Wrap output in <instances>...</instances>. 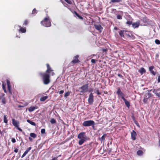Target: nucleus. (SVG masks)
Here are the masks:
<instances>
[{"label": "nucleus", "mask_w": 160, "mask_h": 160, "mask_svg": "<svg viewBox=\"0 0 160 160\" xmlns=\"http://www.w3.org/2000/svg\"><path fill=\"white\" fill-rule=\"evenodd\" d=\"M88 102L89 104H92L94 102V96L92 92L90 93L88 99Z\"/></svg>", "instance_id": "1a4fd4ad"}, {"label": "nucleus", "mask_w": 160, "mask_h": 160, "mask_svg": "<svg viewBox=\"0 0 160 160\" xmlns=\"http://www.w3.org/2000/svg\"><path fill=\"white\" fill-rule=\"evenodd\" d=\"M18 27L20 28V29L18 30V32H19L22 33H25L26 32V28H22L21 26L18 25Z\"/></svg>", "instance_id": "2eb2a0df"}, {"label": "nucleus", "mask_w": 160, "mask_h": 160, "mask_svg": "<svg viewBox=\"0 0 160 160\" xmlns=\"http://www.w3.org/2000/svg\"><path fill=\"white\" fill-rule=\"evenodd\" d=\"M71 92L68 91L66 92L64 94V97L67 98L68 96L70 94Z\"/></svg>", "instance_id": "2f4dec72"}, {"label": "nucleus", "mask_w": 160, "mask_h": 160, "mask_svg": "<svg viewBox=\"0 0 160 160\" xmlns=\"http://www.w3.org/2000/svg\"><path fill=\"white\" fill-rule=\"evenodd\" d=\"M132 21H128L126 22V24L129 25L132 24Z\"/></svg>", "instance_id": "a19ab883"}, {"label": "nucleus", "mask_w": 160, "mask_h": 160, "mask_svg": "<svg viewBox=\"0 0 160 160\" xmlns=\"http://www.w3.org/2000/svg\"><path fill=\"white\" fill-rule=\"evenodd\" d=\"M139 72L141 75H142L146 72V70L144 68H141L140 69Z\"/></svg>", "instance_id": "5701e85b"}, {"label": "nucleus", "mask_w": 160, "mask_h": 160, "mask_svg": "<svg viewBox=\"0 0 160 160\" xmlns=\"http://www.w3.org/2000/svg\"><path fill=\"white\" fill-rule=\"evenodd\" d=\"M94 26H95V28L97 30L99 31L100 32H102V28L100 25H95Z\"/></svg>", "instance_id": "f3484780"}, {"label": "nucleus", "mask_w": 160, "mask_h": 160, "mask_svg": "<svg viewBox=\"0 0 160 160\" xmlns=\"http://www.w3.org/2000/svg\"><path fill=\"white\" fill-rule=\"evenodd\" d=\"M80 139V140L78 141V144L80 145H81L86 141V140H87L88 139L84 138Z\"/></svg>", "instance_id": "aec40b11"}, {"label": "nucleus", "mask_w": 160, "mask_h": 160, "mask_svg": "<svg viewBox=\"0 0 160 160\" xmlns=\"http://www.w3.org/2000/svg\"><path fill=\"white\" fill-rule=\"evenodd\" d=\"M143 153V152L141 150H139L137 152V154L138 155H142Z\"/></svg>", "instance_id": "7c9ffc66"}, {"label": "nucleus", "mask_w": 160, "mask_h": 160, "mask_svg": "<svg viewBox=\"0 0 160 160\" xmlns=\"http://www.w3.org/2000/svg\"><path fill=\"white\" fill-rule=\"evenodd\" d=\"M64 92V90H61L59 92L60 94H62Z\"/></svg>", "instance_id": "6e6d98bb"}, {"label": "nucleus", "mask_w": 160, "mask_h": 160, "mask_svg": "<svg viewBox=\"0 0 160 160\" xmlns=\"http://www.w3.org/2000/svg\"><path fill=\"white\" fill-rule=\"evenodd\" d=\"M122 0H111V2H118L122 1Z\"/></svg>", "instance_id": "58836bf2"}, {"label": "nucleus", "mask_w": 160, "mask_h": 160, "mask_svg": "<svg viewBox=\"0 0 160 160\" xmlns=\"http://www.w3.org/2000/svg\"><path fill=\"white\" fill-rule=\"evenodd\" d=\"M117 18L118 19H122V15L120 14H117Z\"/></svg>", "instance_id": "f704fd0d"}, {"label": "nucleus", "mask_w": 160, "mask_h": 160, "mask_svg": "<svg viewBox=\"0 0 160 160\" xmlns=\"http://www.w3.org/2000/svg\"><path fill=\"white\" fill-rule=\"evenodd\" d=\"M137 136V133L136 132L133 130L132 132H131V139L133 140H135L136 139V137Z\"/></svg>", "instance_id": "f8f14e48"}, {"label": "nucleus", "mask_w": 160, "mask_h": 160, "mask_svg": "<svg viewBox=\"0 0 160 160\" xmlns=\"http://www.w3.org/2000/svg\"><path fill=\"white\" fill-rule=\"evenodd\" d=\"M118 76L119 77L122 78L123 79H124V77L121 74L118 73Z\"/></svg>", "instance_id": "09e8293b"}, {"label": "nucleus", "mask_w": 160, "mask_h": 160, "mask_svg": "<svg viewBox=\"0 0 160 160\" xmlns=\"http://www.w3.org/2000/svg\"><path fill=\"white\" fill-rule=\"evenodd\" d=\"M18 148H15V147H14V152L16 153H17L18 152Z\"/></svg>", "instance_id": "49530a36"}, {"label": "nucleus", "mask_w": 160, "mask_h": 160, "mask_svg": "<svg viewBox=\"0 0 160 160\" xmlns=\"http://www.w3.org/2000/svg\"><path fill=\"white\" fill-rule=\"evenodd\" d=\"M37 108V107H36L34 106L30 107L28 108V111L30 112L33 111L35 109Z\"/></svg>", "instance_id": "4be33fe9"}, {"label": "nucleus", "mask_w": 160, "mask_h": 160, "mask_svg": "<svg viewBox=\"0 0 160 160\" xmlns=\"http://www.w3.org/2000/svg\"><path fill=\"white\" fill-rule=\"evenodd\" d=\"M31 147H29L28 148L22 156L21 158H23L28 153V152L31 149Z\"/></svg>", "instance_id": "a211bd4d"}, {"label": "nucleus", "mask_w": 160, "mask_h": 160, "mask_svg": "<svg viewBox=\"0 0 160 160\" xmlns=\"http://www.w3.org/2000/svg\"><path fill=\"white\" fill-rule=\"evenodd\" d=\"M93 89L92 88H90L89 90V92H92V91Z\"/></svg>", "instance_id": "69168bd1"}, {"label": "nucleus", "mask_w": 160, "mask_h": 160, "mask_svg": "<svg viewBox=\"0 0 160 160\" xmlns=\"http://www.w3.org/2000/svg\"><path fill=\"white\" fill-rule=\"evenodd\" d=\"M12 123L13 126L16 128L17 129L20 131L22 132V130L19 127V122L18 121L14 119H12Z\"/></svg>", "instance_id": "39448f33"}, {"label": "nucleus", "mask_w": 160, "mask_h": 160, "mask_svg": "<svg viewBox=\"0 0 160 160\" xmlns=\"http://www.w3.org/2000/svg\"><path fill=\"white\" fill-rule=\"evenodd\" d=\"M64 0L69 4H72V2L70 0Z\"/></svg>", "instance_id": "37998d69"}, {"label": "nucleus", "mask_w": 160, "mask_h": 160, "mask_svg": "<svg viewBox=\"0 0 160 160\" xmlns=\"http://www.w3.org/2000/svg\"><path fill=\"white\" fill-rule=\"evenodd\" d=\"M124 31L123 30H119V31L118 32V33L119 35H120L121 38H125V37L124 35Z\"/></svg>", "instance_id": "6ab92c4d"}, {"label": "nucleus", "mask_w": 160, "mask_h": 160, "mask_svg": "<svg viewBox=\"0 0 160 160\" xmlns=\"http://www.w3.org/2000/svg\"><path fill=\"white\" fill-rule=\"evenodd\" d=\"M39 74L44 84L47 85L50 83V76L49 74L40 72H39Z\"/></svg>", "instance_id": "f257e3e1"}, {"label": "nucleus", "mask_w": 160, "mask_h": 160, "mask_svg": "<svg viewBox=\"0 0 160 160\" xmlns=\"http://www.w3.org/2000/svg\"><path fill=\"white\" fill-rule=\"evenodd\" d=\"M154 68V66H151L149 67V71L153 75L155 76L156 74V72L153 70V68Z\"/></svg>", "instance_id": "dca6fc26"}, {"label": "nucleus", "mask_w": 160, "mask_h": 160, "mask_svg": "<svg viewBox=\"0 0 160 160\" xmlns=\"http://www.w3.org/2000/svg\"><path fill=\"white\" fill-rule=\"evenodd\" d=\"M58 158V157H54L52 158V159L51 160H57Z\"/></svg>", "instance_id": "052dcab7"}, {"label": "nucleus", "mask_w": 160, "mask_h": 160, "mask_svg": "<svg viewBox=\"0 0 160 160\" xmlns=\"http://www.w3.org/2000/svg\"><path fill=\"white\" fill-rule=\"evenodd\" d=\"M117 89V91L116 93L118 95V97L119 98H121L122 99L124 98H125V94L121 91L120 88L118 87Z\"/></svg>", "instance_id": "0eeeda50"}, {"label": "nucleus", "mask_w": 160, "mask_h": 160, "mask_svg": "<svg viewBox=\"0 0 160 160\" xmlns=\"http://www.w3.org/2000/svg\"><path fill=\"white\" fill-rule=\"evenodd\" d=\"M107 136V134H104L103 135V136H102V137L100 138H99V140H100L101 142L102 141H104L105 140V138Z\"/></svg>", "instance_id": "b1692460"}, {"label": "nucleus", "mask_w": 160, "mask_h": 160, "mask_svg": "<svg viewBox=\"0 0 160 160\" xmlns=\"http://www.w3.org/2000/svg\"><path fill=\"white\" fill-rule=\"evenodd\" d=\"M78 139H88V138L86 136L85 132H84L80 133L78 136Z\"/></svg>", "instance_id": "9d476101"}, {"label": "nucleus", "mask_w": 160, "mask_h": 160, "mask_svg": "<svg viewBox=\"0 0 160 160\" xmlns=\"http://www.w3.org/2000/svg\"><path fill=\"white\" fill-rule=\"evenodd\" d=\"M96 93L98 95H100L101 94V92H100L99 91V90L98 89L97 90H96Z\"/></svg>", "instance_id": "de8ad7c7"}, {"label": "nucleus", "mask_w": 160, "mask_h": 160, "mask_svg": "<svg viewBox=\"0 0 160 160\" xmlns=\"http://www.w3.org/2000/svg\"><path fill=\"white\" fill-rule=\"evenodd\" d=\"M48 96H45L41 97L40 99V101L41 102L44 101L46 100L48 98Z\"/></svg>", "instance_id": "a878e982"}, {"label": "nucleus", "mask_w": 160, "mask_h": 160, "mask_svg": "<svg viewBox=\"0 0 160 160\" xmlns=\"http://www.w3.org/2000/svg\"><path fill=\"white\" fill-rule=\"evenodd\" d=\"M79 89L80 90V92L81 93L87 92L88 90V84H87L82 85L79 88Z\"/></svg>", "instance_id": "423d86ee"}, {"label": "nucleus", "mask_w": 160, "mask_h": 160, "mask_svg": "<svg viewBox=\"0 0 160 160\" xmlns=\"http://www.w3.org/2000/svg\"><path fill=\"white\" fill-rule=\"evenodd\" d=\"M152 97V94L150 93H148L146 94L145 95V97L143 101L144 103H146L147 101V99Z\"/></svg>", "instance_id": "9b49d317"}, {"label": "nucleus", "mask_w": 160, "mask_h": 160, "mask_svg": "<svg viewBox=\"0 0 160 160\" xmlns=\"http://www.w3.org/2000/svg\"><path fill=\"white\" fill-rule=\"evenodd\" d=\"M135 123L136 124V125L138 127H140V125L138 122L136 121V120H135V121H134Z\"/></svg>", "instance_id": "c03bdc74"}, {"label": "nucleus", "mask_w": 160, "mask_h": 160, "mask_svg": "<svg viewBox=\"0 0 160 160\" xmlns=\"http://www.w3.org/2000/svg\"><path fill=\"white\" fill-rule=\"evenodd\" d=\"M140 21H138L136 22L132 23V27L134 28H138V27L140 24Z\"/></svg>", "instance_id": "4468645a"}, {"label": "nucleus", "mask_w": 160, "mask_h": 160, "mask_svg": "<svg viewBox=\"0 0 160 160\" xmlns=\"http://www.w3.org/2000/svg\"><path fill=\"white\" fill-rule=\"evenodd\" d=\"M7 86H8V90L9 92L11 94L12 92L11 91V85Z\"/></svg>", "instance_id": "4c0bfd02"}, {"label": "nucleus", "mask_w": 160, "mask_h": 160, "mask_svg": "<svg viewBox=\"0 0 160 160\" xmlns=\"http://www.w3.org/2000/svg\"><path fill=\"white\" fill-rule=\"evenodd\" d=\"M2 89L4 90V92L6 93L7 92L6 89V84L4 83V82H2Z\"/></svg>", "instance_id": "cd10ccee"}, {"label": "nucleus", "mask_w": 160, "mask_h": 160, "mask_svg": "<svg viewBox=\"0 0 160 160\" xmlns=\"http://www.w3.org/2000/svg\"><path fill=\"white\" fill-rule=\"evenodd\" d=\"M42 25L47 27H50L51 26V22L49 17H47L41 22Z\"/></svg>", "instance_id": "f03ea898"}, {"label": "nucleus", "mask_w": 160, "mask_h": 160, "mask_svg": "<svg viewBox=\"0 0 160 160\" xmlns=\"http://www.w3.org/2000/svg\"><path fill=\"white\" fill-rule=\"evenodd\" d=\"M91 62L92 63H96V60L94 59H92Z\"/></svg>", "instance_id": "864d4df0"}, {"label": "nucleus", "mask_w": 160, "mask_h": 160, "mask_svg": "<svg viewBox=\"0 0 160 160\" xmlns=\"http://www.w3.org/2000/svg\"><path fill=\"white\" fill-rule=\"evenodd\" d=\"M46 66L47 69L45 73L49 74L51 72L53 71V70L52 69L49 65L48 63H47L46 64Z\"/></svg>", "instance_id": "ddd939ff"}, {"label": "nucleus", "mask_w": 160, "mask_h": 160, "mask_svg": "<svg viewBox=\"0 0 160 160\" xmlns=\"http://www.w3.org/2000/svg\"><path fill=\"white\" fill-rule=\"evenodd\" d=\"M132 119L134 121H135V120H136L135 119V117H134V116H133V117H132Z\"/></svg>", "instance_id": "338daca9"}, {"label": "nucleus", "mask_w": 160, "mask_h": 160, "mask_svg": "<svg viewBox=\"0 0 160 160\" xmlns=\"http://www.w3.org/2000/svg\"><path fill=\"white\" fill-rule=\"evenodd\" d=\"M102 51L103 52H105V53H107L108 50L107 48H104L102 49Z\"/></svg>", "instance_id": "3c124183"}, {"label": "nucleus", "mask_w": 160, "mask_h": 160, "mask_svg": "<svg viewBox=\"0 0 160 160\" xmlns=\"http://www.w3.org/2000/svg\"><path fill=\"white\" fill-rule=\"evenodd\" d=\"M28 139L30 141H31V142L33 140L31 137H29Z\"/></svg>", "instance_id": "4d7b16f0"}, {"label": "nucleus", "mask_w": 160, "mask_h": 160, "mask_svg": "<svg viewBox=\"0 0 160 160\" xmlns=\"http://www.w3.org/2000/svg\"><path fill=\"white\" fill-rule=\"evenodd\" d=\"M24 107V106H21V105H19L18 106V107H19V108Z\"/></svg>", "instance_id": "e2e57ef3"}, {"label": "nucleus", "mask_w": 160, "mask_h": 160, "mask_svg": "<svg viewBox=\"0 0 160 160\" xmlns=\"http://www.w3.org/2000/svg\"><path fill=\"white\" fill-rule=\"evenodd\" d=\"M5 94L4 93H1L0 95V101L2 103L5 104L6 103L7 100L5 97Z\"/></svg>", "instance_id": "6e6552de"}, {"label": "nucleus", "mask_w": 160, "mask_h": 160, "mask_svg": "<svg viewBox=\"0 0 160 160\" xmlns=\"http://www.w3.org/2000/svg\"><path fill=\"white\" fill-rule=\"evenodd\" d=\"M74 13L75 14V15L76 16H77V17H78V18L81 19V20H83V18L81 16H80L78 13H77V12L75 11H74Z\"/></svg>", "instance_id": "393cba45"}, {"label": "nucleus", "mask_w": 160, "mask_h": 160, "mask_svg": "<svg viewBox=\"0 0 160 160\" xmlns=\"http://www.w3.org/2000/svg\"><path fill=\"white\" fill-rule=\"evenodd\" d=\"M55 75V73L53 72H51V75L52 76H53L54 75Z\"/></svg>", "instance_id": "680f3d73"}, {"label": "nucleus", "mask_w": 160, "mask_h": 160, "mask_svg": "<svg viewBox=\"0 0 160 160\" xmlns=\"http://www.w3.org/2000/svg\"><path fill=\"white\" fill-rule=\"evenodd\" d=\"M155 43L158 45L160 44V41L158 39H156L155 40Z\"/></svg>", "instance_id": "79ce46f5"}, {"label": "nucleus", "mask_w": 160, "mask_h": 160, "mask_svg": "<svg viewBox=\"0 0 160 160\" xmlns=\"http://www.w3.org/2000/svg\"><path fill=\"white\" fill-rule=\"evenodd\" d=\"M7 86L11 85L10 83L9 80L7 79Z\"/></svg>", "instance_id": "603ef678"}, {"label": "nucleus", "mask_w": 160, "mask_h": 160, "mask_svg": "<svg viewBox=\"0 0 160 160\" xmlns=\"http://www.w3.org/2000/svg\"><path fill=\"white\" fill-rule=\"evenodd\" d=\"M28 103L27 102H26L24 103L23 106H24V107L26 106H27L28 105Z\"/></svg>", "instance_id": "bf43d9fd"}, {"label": "nucleus", "mask_w": 160, "mask_h": 160, "mask_svg": "<svg viewBox=\"0 0 160 160\" xmlns=\"http://www.w3.org/2000/svg\"><path fill=\"white\" fill-rule=\"evenodd\" d=\"M27 121L32 125L35 126L36 125V124L35 122L31 121L29 119H27Z\"/></svg>", "instance_id": "bb28decb"}, {"label": "nucleus", "mask_w": 160, "mask_h": 160, "mask_svg": "<svg viewBox=\"0 0 160 160\" xmlns=\"http://www.w3.org/2000/svg\"><path fill=\"white\" fill-rule=\"evenodd\" d=\"M28 23L29 22L28 20H25L23 23V25L26 26L28 24Z\"/></svg>", "instance_id": "c9c22d12"}, {"label": "nucleus", "mask_w": 160, "mask_h": 160, "mask_svg": "<svg viewBox=\"0 0 160 160\" xmlns=\"http://www.w3.org/2000/svg\"><path fill=\"white\" fill-rule=\"evenodd\" d=\"M123 100L124 101L125 105L128 108H129L130 106L129 102L128 101H127L125 98H124Z\"/></svg>", "instance_id": "412c9836"}, {"label": "nucleus", "mask_w": 160, "mask_h": 160, "mask_svg": "<svg viewBox=\"0 0 160 160\" xmlns=\"http://www.w3.org/2000/svg\"><path fill=\"white\" fill-rule=\"evenodd\" d=\"M157 81L158 83H159L160 82V75H159L158 76Z\"/></svg>", "instance_id": "8fccbe9b"}, {"label": "nucleus", "mask_w": 160, "mask_h": 160, "mask_svg": "<svg viewBox=\"0 0 160 160\" xmlns=\"http://www.w3.org/2000/svg\"><path fill=\"white\" fill-rule=\"evenodd\" d=\"M7 116L6 115H4L3 122L6 123L8 122V120L7 119Z\"/></svg>", "instance_id": "c756f323"}, {"label": "nucleus", "mask_w": 160, "mask_h": 160, "mask_svg": "<svg viewBox=\"0 0 160 160\" xmlns=\"http://www.w3.org/2000/svg\"><path fill=\"white\" fill-rule=\"evenodd\" d=\"M142 20L144 22L146 23L149 22L148 19H147L146 17L143 18Z\"/></svg>", "instance_id": "473e14b6"}, {"label": "nucleus", "mask_w": 160, "mask_h": 160, "mask_svg": "<svg viewBox=\"0 0 160 160\" xmlns=\"http://www.w3.org/2000/svg\"><path fill=\"white\" fill-rule=\"evenodd\" d=\"M156 95L158 97H160V92L156 93Z\"/></svg>", "instance_id": "13d9d810"}, {"label": "nucleus", "mask_w": 160, "mask_h": 160, "mask_svg": "<svg viewBox=\"0 0 160 160\" xmlns=\"http://www.w3.org/2000/svg\"><path fill=\"white\" fill-rule=\"evenodd\" d=\"M114 30H117L118 29V28L117 27H115L114 28Z\"/></svg>", "instance_id": "0e129e2a"}, {"label": "nucleus", "mask_w": 160, "mask_h": 160, "mask_svg": "<svg viewBox=\"0 0 160 160\" xmlns=\"http://www.w3.org/2000/svg\"><path fill=\"white\" fill-rule=\"evenodd\" d=\"M37 13V10H36L35 8H34L32 10V14H36Z\"/></svg>", "instance_id": "e433bc0d"}, {"label": "nucleus", "mask_w": 160, "mask_h": 160, "mask_svg": "<svg viewBox=\"0 0 160 160\" xmlns=\"http://www.w3.org/2000/svg\"><path fill=\"white\" fill-rule=\"evenodd\" d=\"M11 141L12 143H14L16 142V140L14 138H12V139Z\"/></svg>", "instance_id": "5fc2aeb1"}, {"label": "nucleus", "mask_w": 160, "mask_h": 160, "mask_svg": "<svg viewBox=\"0 0 160 160\" xmlns=\"http://www.w3.org/2000/svg\"><path fill=\"white\" fill-rule=\"evenodd\" d=\"M50 122L52 124H55L56 123V121L55 119L52 118L51 119Z\"/></svg>", "instance_id": "72a5a7b5"}, {"label": "nucleus", "mask_w": 160, "mask_h": 160, "mask_svg": "<svg viewBox=\"0 0 160 160\" xmlns=\"http://www.w3.org/2000/svg\"><path fill=\"white\" fill-rule=\"evenodd\" d=\"M95 124V122L92 120H87L84 121L82 123V126L84 127L92 126L93 128Z\"/></svg>", "instance_id": "7ed1b4c3"}, {"label": "nucleus", "mask_w": 160, "mask_h": 160, "mask_svg": "<svg viewBox=\"0 0 160 160\" xmlns=\"http://www.w3.org/2000/svg\"><path fill=\"white\" fill-rule=\"evenodd\" d=\"M79 56L78 55H76L73 58V60L71 62L69 65L70 64H72V65H75L77 63H79L80 61L79 59Z\"/></svg>", "instance_id": "20e7f679"}, {"label": "nucleus", "mask_w": 160, "mask_h": 160, "mask_svg": "<svg viewBox=\"0 0 160 160\" xmlns=\"http://www.w3.org/2000/svg\"><path fill=\"white\" fill-rule=\"evenodd\" d=\"M41 133L42 134H44L45 133V129L43 128L41 130Z\"/></svg>", "instance_id": "a18cd8bd"}, {"label": "nucleus", "mask_w": 160, "mask_h": 160, "mask_svg": "<svg viewBox=\"0 0 160 160\" xmlns=\"http://www.w3.org/2000/svg\"><path fill=\"white\" fill-rule=\"evenodd\" d=\"M126 35L129 38H133L134 37V36L132 35V34H126Z\"/></svg>", "instance_id": "ea45409f"}, {"label": "nucleus", "mask_w": 160, "mask_h": 160, "mask_svg": "<svg viewBox=\"0 0 160 160\" xmlns=\"http://www.w3.org/2000/svg\"><path fill=\"white\" fill-rule=\"evenodd\" d=\"M116 10L115 9H112V12H114L115 11H116Z\"/></svg>", "instance_id": "774afa93"}, {"label": "nucleus", "mask_w": 160, "mask_h": 160, "mask_svg": "<svg viewBox=\"0 0 160 160\" xmlns=\"http://www.w3.org/2000/svg\"><path fill=\"white\" fill-rule=\"evenodd\" d=\"M30 136L33 138H35L37 137V135L34 133H31L30 134Z\"/></svg>", "instance_id": "c85d7f7f"}]
</instances>
